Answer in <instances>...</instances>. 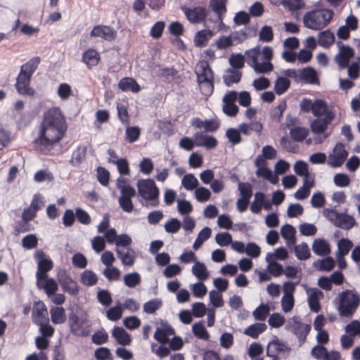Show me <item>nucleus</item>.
Wrapping results in <instances>:
<instances>
[{
  "label": "nucleus",
  "mask_w": 360,
  "mask_h": 360,
  "mask_svg": "<svg viewBox=\"0 0 360 360\" xmlns=\"http://www.w3.org/2000/svg\"><path fill=\"white\" fill-rule=\"evenodd\" d=\"M311 249L314 253L319 256H326L330 252L329 245L325 240L321 238L314 240Z\"/></svg>",
  "instance_id": "obj_24"
},
{
  "label": "nucleus",
  "mask_w": 360,
  "mask_h": 360,
  "mask_svg": "<svg viewBox=\"0 0 360 360\" xmlns=\"http://www.w3.org/2000/svg\"><path fill=\"white\" fill-rule=\"evenodd\" d=\"M270 308L267 304H261L253 311V316L257 321H264L269 315Z\"/></svg>",
  "instance_id": "obj_48"
},
{
  "label": "nucleus",
  "mask_w": 360,
  "mask_h": 360,
  "mask_svg": "<svg viewBox=\"0 0 360 360\" xmlns=\"http://www.w3.org/2000/svg\"><path fill=\"white\" fill-rule=\"evenodd\" d=\"M139 195L146 200L150 201L151 207H157L159 205V190L155 181L151 179H141L137 182Z\"/></svg>",
  "instance_id": "obj_6"
},
{
  "label": "nucleus",
  "mask_w": 360,
  "mask_h": 360,
  "mask_svg": "<svg viewBox=\"0 0 360 360\" xmlns=\"http://www.w3.org/2000/svg\"><path fill=\"white\" fill-rule=\"evenodd\" d=\"M294 250L297 258L300 260H307L311 257L309 248L304 242L295 245Z\"/></svg>",
  "instance_id": "obj_36"
},
{
  "label": "nucleus",
  "mask_w": 360,
  "mask_h": 360,
  "mask_svg": "<svg viewBox=\"0 0 360 360\" xmlns=\"http://www.w3.org/2000/svg\"><path fill=\"white\" fill-rule=\"evenodd\" d=\"M212 36L213 32L210 30L198 31L194 37V44L197 47L205 46Z\"/></svg>",
  "instance_id": "obj_25"
},
{
  "label": "nucleus",
  "mask_w": 360,
  "mask_h": 360,
  "mask_svg": "<svg viewBox=\"0 0 360 360\" xmlns=\"http://www.w3.org/2000/svg\"><path fill=\"white\" fill-rule=\"evenodd\" d=\"M216 243L221 246H227L232 243V236L229 232L219 233L215 236Z\"/></svg>",
  "instance_id": "obj_58"
},
{
  "label": "nucleus",
  "mask_w": 360,
  "mask_h": 360,
  "mask_svg": "<svg viewBox=\"0 0 360 360\" xmlns=\"http://www.w3.org/2000/svg\"><path fill=\"white\" fill-rule=\"evenodd\" d=\"M266 329V325L264 323H256L249 326L245 329L244 334L252 338H257Z\"/></svg>",
  "instance_id": "obj_31"
},
{
  "label": "nucleus",
  "mask_w": 360,
  "mask_h": 360,
  "mask_svg": "<svg viewBox=\"0 0 360 360\" xmlns=\"http://www.w3.org/2000/svg\"><path fill=\"white\" fill-rule=\"evenodd\" d=\"M332 112L328 110L326 103L321 99H316L314 102L312 113L316 117H320L323 115L326 116L327 112Z\"/></svg>",
  "instance_id": "obj_38"
},
{
  "label": "nucleus",
  "mask_w": 360,
  "mask_h": 360,
  "mask_svg": "<svg viewBox=\"0 0 360 360\" xmlns=\"http://www.w3.org/2000/svg\"><path fill=\"white\" fill-rule=\"evenodd\" d=\"M181 184L187 191L196 189L199 183L196 177L193 174H187L181 179Z\"/></svg>",
  "instance_id": "obj_42"
},
{
  "label": "nucleus",
  "mask_w": 360,
  "mask_h": 360,
  "mask_svg": "<svg viewBox=\"0 0 360 360\" xmlns=\"http://www.w3.org/2000/svg\"><path fill=\"white\" fill-rule=\"evenodd\" d=\"M284 347L285 345L278 340L270 342L266 347V355L275 358L281 351L284 350Z\"/></svg>",
  "instance_id": "obj_40"
},
{
  "label": "nucleus",
  "mask_w": 360,
  "mask_h": 360,
  "mask_svg": "<svg viewBox=\"0 0 360 360\" xmlns=\"http://www.w3.org/2000/svg\"><path fill=\"white\" fill-rule=\"evenodd\" d=\"M108 162L117 165L118 172L121 175L129 174V164L126 158L119 160L108 159Z\"/></svg>",
  "instance_id": "obj_49"
},
{
  "label": "nucleus",
  "mask_w": 360,
  "mask_h": 360,
  "mask_svg": "<svg viewBox=\"0 0 360 360\" xmlns=\"http://www.w3.org/2000/svg\"><path fill=\"white\" fill-rule=\"evenodd\" d=\"M360 302L359 295L352 290H346L339 295L338 309L341 316H352Z\"/></svg>",
  "instance_id": "obj_4"
},
{
  "label": "nucleus",
  "mask_w": 360,
  "mask_h": 360,
  "mask_svg": "<svg viewBox=\"0 0 360 360\" xmlns=\"http://www.w3.org/2000/svg\"><path fill=\"white\" fill-rule=\"evenodd\" d=\"M333 112H327L323 118H317L313 120L310 124L311 131L315 134H321L327 129L328 124L334 119Z\"/></svg>",
  "instance_id": "obj_12"
},
{
  "label": "nucleus",
  "mask_w": 360,
  "mask_h": 360,
  "mask_svg": "<svg viewBox=\"0 0 360 360\" xmlns=\"http://www.w3.org/2000/svg\"><path fill=\"white\" fill-rule=\"evenodd\" d=\"M67 127L41 124L39 137L34 141V146L39 150H50L63 137Z\"/></svg>",
  "instance_id": "obj_2"
},
{
  "label": "nucleus",
  "mask_w": 360,
  "mask_h": 360,
  "mask_svg": "<svg viewBox=\"0 0 360 360\" xmlns=\"http://www.w3.org/2000/svg\"><path fill=\"white\" fill-rule=\"evenodd\" d=\"M116 186L121 193L118 200L120 207L126 212H131L134 208L131 198L136 195L135 189L128 184L127 179L121 176L116 180Z\"/></svg>",
  "instance_id": "obj_5"
},
{
  "label": "nucleus",
  "mask_w": 360,
  "mask_h": 360,
  "mask_svg": "<svg viewBox=\"0 0 360 360\" xmlns=\"http://www.w3.org/2000/svg\"><path fill=\"white\" fill-rule=\"evenodd\" d=\"M140 134L141 130L138 127H127L126 129V139L130 143L138 140Z\"/></svg>",
  "instance_id": "obj_60"
},
{
  "label": "nucleus",
  "mask_w": 360,
  "mask_h": 360,
  "mask_svg": "<svg viewBox=\"0 0 360 360\" xmlns=\"http://www.w3.org/2000/svg\"><path fill=\"white\" fill-rule=\"evenodd\" d=\"M41 124L45 125L67 127L64 116L58 108H51L44 115Z\"/></svg>",
  "instance_id": "obj_9"
},
{
  "label": "nucleus",
  "mask_w": 360,
  "mask_h": 360,
  "mask_svg": "<svg viewBox=\"0 0 360 360\" xmlns=\"http://www.w3.org/2000/svg\"><path fill=\"white\" fill-rule=\"evenodd\" d=\"M165 27L164 21H158L151 27L150 35L154 39H159L161 37Z\"/></svg>",
  "instance_id": "obj_63"
},
{
  "label": "nucleus",
  "mask_w": 360,
  "mask_h": 360,
  "mask_svg": "<svg viewBox=\"0 0 360 360\" xmlns=\"http://www.w3.org/2000/svg\"><path fill=\"white\" fill-rule=\"evenodd\" d=\"M313 266L319 271H330L335 266V262L332 257H327L323 259H317L314 261Z\"/></svg>",
  "instance_id": "obj_32"
},
{
  "label": "nucleus",
  "mask_w": 360,
  "mask_h": 360,
  "mask_svg": "<svg viewBox=\"0 0 360 360\" xmlns=\"http://www.w3.org/2000/svg\"><path fill=\"white\" fill-rule=\"evenodd\" d=\"M87 147L85 146H79L76 150H75L72 155L71 159L69 160V163L74 167H77L82 163L85 159Z\"/></svg>",
  "instance_id": "obj_27"
},
{
  "label": "nucleus",
  "mask_w": 360,
  "mask_h": 360,
  "mask_svg": "<svg viewBox=\"0 0 360 360\" xmlns=\"http://www.w3.org/2000/svg\"><path fill=\"white\" fill-rule=\"evenodd\" d=\"M98 281L97 275L91 270H86L81 274V282L86 286H93Z\"/></svg>",
  "instance_id": "obj_44"
},
{
  "label": "nucleus",
  "mask_w": 360,
  "mask_h": 360,
  "mask_svg": "<svg viewBox=\"0 0 360 360\" xmlns=\"http://www.w3.org/2000/svg\"><path fill=\"white\" fill-rule=\"evenodd\" d=\"M38 239L34 234H29L22 240V245L24 248L30 250L37 247Z\"/></svg>",
  "instance_id": "obj_62"
},
{
  "label": "nucleus",
  "mask_w": 360,
  "mask_h": 360,
  "mask_svg": "<svg viewBox=\"0 0 360 360\" xmlns=\"http://www.w3.org/2000/svg\"><path fill=\"white\" fill-rule=\"evenodd\" d=\"M239 130L245 135H250L252 131L259 133L262 130V124L257 121H253L249 124L242 123L239 125Z\"/></svg>",
  "instance_id": "obj_33"
},
{
  "label": "nucleus",
  "mask_w": 360,
  "mask_h": 360,
  "mask_svg": "<svg viewBox=\"0 0 360 360\" xmlns=\"http://www.w3.org/2000/svg\"><path fill=\"white\" fill-rule=\"evenodd\" d=\"M238 191L240 192V198L250 200L252 195V189L250 183L239 182Z\"/></svg>",
  "instance_id": "obj_54"
},
{
  "label": "nucleus",
  "mask_w": 360,
  "mask_h": 360,
  "mask_svg": "<svg viewBox=\"0 0 360 360\" xmlns=\"http://www.w3.org/2000/svg\"><path fill=\"white\" fill-rule=\"evenodd\" d=\"M309 130L303 127H295L290 129V134L291 138L297 142H302L308 136Z\"/></svg>",
  "instance_id": "obj_37"
},
{
  "label": "nucleus",
  "mask_w": 360,
  "mask_h": 360,
  "mask_svg": "<svg viewBox=\"0 0 360 360\" xmlns=\"http://www.w3.org/2000/svg\"><path fill=\"white\" fill-rule=\"evenodd\" d=\"M36 285L39 289H43L48 297H51L52 295L56 292L58 289V283L52 278H49L44 280H37Z\"/></svg>",
  "instance_id": "obj_18"
},
{
  "label": "nucleus",
  "mask_w": 360,
  "mask_h": 360,
  "mask_svg": "<svg viewBox=\"0 0 360 360\" xmlns=\"http://www.w3.org/2000/svg\"><path fill=\"white\" fill-rule=\"evenodd\" d=\"M300 78L309 84H316L318 80L316 71L309 67L301 70Z\"/></svg>",
  "instance_id": "obj_41"
},
{
  "label": "nucleus",
  "mask_w": 360,
  "mask_h": 360,
  "mask_svg": "<svg viewBox=\"0 0 360 360\" xmlns=\"http://www.w3.org/2000/svg\"><path fill=\"white\" fill-rule=\"evenodd\" d=\"M40 58L35 56L22 65L15 84L18 94L22 96H34L35 91L30 87L32 75L40 63Z\"/></svg>",
  "instance_id": "obj_1"
},
{
  "label": "nucleus",
  "mask_w": 360,
  "mask_h": 360,
  "mask_svg": "<svg viewBox=\"0 0 360 360\" xmlns=\"http://www.w3.org/2000/svg\"><path fill=\"white\" fill-rule=\"evenodd\" d=\"M240 133L239 129L229 128L226 130V136L232 144L236 145L241 142Z\"/></svg>",
  "instance_id": "obj_56"
},
{
  "label": "nucleus",
  "mask_w": 360,
  "mask_h": 360,
  "mask_svg": "<svg viewBox=\"0 0 360 360\" xmlns=\"http://www.w3.org/2000/svg\"><path fill=\"white\" fill-rule=\"evenodd\" d=\"M115 252L117 257L121 260L124 266H131L134 265L136 259V253L133 249L131 248H127L125 249L116 248Z\"/></svg>",
  "instance_id": "obj_17"
},
{
  "label": "nucleus",
  "mask_w": 360,
  "mask_h": 360,
  "mask_svg": "<svg viewBox=\"0 0 360 360\" xmlns=\"http://www.w3.org/2000/svg\"><path fill=\"white\" fill-rule=\"evenodd\" d=\"M162 302L160 299H153L143 304V311L147 314H153L162 307Z\"/></svg>",
  "instance_id": "obj_50"
},
{
  "label": "nucleus",
  "mask_w": 360,
  "mask_h": 360,
  "mask_svg": "<svg viewBox=\"0 0 360 360\" xmlns=\"http://www.w3.org/2000/svg\"><path fill=\"white\" fill-rule=\"evenodd\" d=\"M260 49L259 47H255L249 50H247L245 53L246 56V60L248 64L252 67L258 63V57L260 55Z\"/></svg>",
  "instance_id": "obj_47"
},
{
  "label": "nucleus",
  "mask_w": 360,
  "mask_h": 360,
  "mask_svg": "<svg viewBox=\"0 0 360 360\" xmlns=\"http://www.w3.org/2000/svg\"><path fill=\"white\" fill-rule=\"evenodd\" d=\"M91 37H101L105 41H112L116 38V30L106 25H96L90 32Z\"/></svg>",
  "instance_id": "obj_13"
},
{
  "label": "nucleus",
  "mask_w": 360,
  "mask_h": 360,
  "mask_svg": "<svg viewBox=\"0 0 360 360\" xmlns=\"http://www.w3.org/2000/svg\"><path fill=\"white\" fill-rule=\"evenodd\" d=\"M193 333L199 339L207 340L210 335L201 322L195 323L192 326Z\"/></svg>",
  "instance_id": "obj_45"
},
{
  "label": "nucleus",
  "mask_w": 360,
  "mask_h": 360,
  "mask_svg": "<svg viewBox=\"0 0 360 360\" xmlns=\"http://www.w3.org/2000/svg\"><path fill=\"white\" fill-rule=\"evenodd\" d=\"M58 282L61 285L64 292L72 295H76L79 292V287L77 283L68 276L66 272L63 271L58 275Z\"/></svg>",
  "instance_id": "obj_14"
},
{
  "label": "nucleus",
  "mask_w": 360,
  "mask_h": 360,
  "mask_svg": "<svg viewBox=\"0 0 360 360\" xmlns=\"http://www.w3.org/2000/svg\"><path fill=\"white\" fill-rule=\"evenodd\" d=\"M354 224L355 220L354 217L344 213H339L334 223L335 226L345 230L352 229Z\"/></svg>",
  "instance_id": "obj_20"
},
{
  "label": "nucleus",
  "mask_w": 360,
  "mask_h": 360,
  "mask_svg": "<svg viewBox=\"0 0 360 360\" xmlns=\"http://www.w3.org/2000/svg\"><path fill=\"white\" fill-rule=\"evenodd\" d=\"M112 335L118 344L123 346L129 345L131 342L130 335L122 327H115Z\"/></svg>",
  "instance_id": "obj_23"
},
{
  "label": "nucleus",
  "mask_w": 360,
  "mask_h": 360,
  "mask_svg": "<svg viewBox=\"0 0 360 360\" xmlns=\"http://www.w3.org/2000/svg\"><path fill=\"white\" fill-rule=\"evenodd\" d=\"M181 221L176 218H172L169 221L165 224V230L167 233H175L181 228Z\"/></svg>",
  "instance_id": "obj_61"
},
{
  "label": "nucleus",
  "mask_w": 360,
  "mask_h": 360,
  "mask_svg": "<svg viewBox=\"0 0 360 360\" xmlns=\"http://www.w3.org/2000/svg\"><path fill=\"white\" fill-rule=\"evenodd\" d=\"M245 57L241 53L232 54L229 58V63L234 69H241L244 66Z\"/></svg>",
  "instance_id": "obj_57"
},
{
  "label": "nucleus",
  "mask_w": 360,
  "mask_h": 360,
  "mask_svg": "<svg viewBox=\"0 0 360 360\" xmlns=\"http://www.w3.org/2000/svg\"><path fill=\"white\" fill-rule=\"evenodd\" d=\"M259 39L264 42H270L274 39L273 29L271 26H263L259 32Z\"/></svg>",
  "instance_id": "obj_53"
},
{
  "label": "nucleus",
  "mask_w": 360,
  "mask_h": 360,
  "mask_svg": "<svg viewBox=\"0 0 360 360\" xmlns=\"http://www.w3.org/2000/svg\"><path fill=\"white\" fill-rule=\"evenodd\" d=\"M345 330L351 337L360 335V321L357 320L352 321L346 326Z\"/></svg>",
  "instance_id": "obj_64"
},
{
  "label": "nucleus",
  "mask_w": 360,
  "mask_h": 360,
  "mask_svg": "<svg viewBox=\"0 0 360 360\" xmlns=\"http://www.w3.org/2000/svg\"><path fill=\"white\" fill-rule=\"evenodd\" d=\"M99 60L100 56L98 53L93 49H88L83 53L82 56L83 62L89 68L96 65Z\"/></svg>",
  "instance_id": "obj_28"
},
{
  "label": "nucleus",
  "mask_w": 360,
  "mask_h": 360,
  "mask_svg": "<svg viewBox=\"0 0 360 360\" xmlns=\"http://www.w3.org/2000/svg\"><path fill=\"white\" fill-rule=\"evenodd\" d=\"M263 347L261 344L257 342L252 343L248 351V354L252 360H264L263 358L259 357L263 353Z\"/></svg>",
  "instance_id": "obj_46"
},
{
  "label": "nucleus",
  "mask_w": 360,
  "mask_h": 360,
  "mask_svg": "<svg viewBox=\"0 0 360 360\" xmlns=\"http://www.w3.org/2000/svg\"><path fill=\"white\" fill-rule=\"evenodd\" d=\"M348 155L342 143H338L334 149L333 154L328 156V164L333 167H338L342 165Z\"/></svg>",
  "instance_id": "obj_11"
},
{
  "label": "nucleus",
  "mask_w": 360,
  "mask_h": 360,
  "mask_svg": "<svg viewBox=\"0 0 360 360\" xmlns=\"http://www.w3.org/2000/svg\"><path fill=\"white\" fill-rule=\"evenodd\" d=\"M197 80L205 81L213 80V72L206 61H202L198 65V70H196Z\"/></svg>",
  "instance_id": "obj_19"
},
{
  "label": "nucleus",
  "mask_w": 360,
  "mask_h": 360,
  "mask_svg": "<svg viewBox=\"0 0 360 360\" xmlns=\"http://www.w3.org/2000/svg\"><path fill=\"white\" fill-rule=\"evenodd\" d=\"M353 246L352 242L347 238H341L338 243V251L336 255H347Z\"/></svg>",
  "instance_id": "obj_43"
},
{
  "label": "nucleus",
  "mask_w": 360,
  "mask_h": 360,
  "mask_svg": "<svg viewBox=\"0 0 360 360\" xmlns=\"http://www.w3.org/2000/svg\"><path fill=\"white\" fill-rule=\"evenodd\" d=\"M53 267V262L50 259L40 260L38 262L37 271L36 273L37 280H44L47 278L46 273L51 271Z\"/></svg>",
  "instance_id": "obj_22"
},
{
  "label": "nucleus",
  "mask_w": 360,
  "mask_h": 360,
  "mask_svg": "<svg viewBox=\"0 0 360 360\" xmlns=\"http://www.w3.org/2000/svg\"><path fill=\"white\" fill-rule=\"evenodd\" d=\"M334 15L331 9H314L307 12L303 17V23L309 29L318 30L324 28Z\"/></svg>",
  "instance_id": "obj_3"
},
{
  "label": "nucleus",
  "mask_w": 360,
  "mask_h": 360,
  "mask_svg": "<svg viewBox=\"0 0 360 360\" xmlns=\"http://www.w3.org/2000/svg\"><path fill=\"white\" fill-rule=\"evenodd\" d=\"M281 4L289 11H297L304 6L303 0H283Z\"/></svg>",
  "instance_id": "obj_52"
},
{
  "label": "nucleus",
  "mask_w": 360,
  "mask_h": 360,
  "mask_svg": "<svg viewBox=\"0 0 360 360\" xmlns=\"http://www.w3.org/2000/svg\"><path fill=\"white\" fill-rule=\"evenodd\" d=\"M335 41V36L330 30L321 32L318 36V43L324 48H329Z\"/></svg>",
  "instance_id": "obj_34"
},
{
  "label": "nucleus",
  "mask_w": 360,
  "mask_h": 360,
  "mask_svg": "<svg viewBox=\"0 0 360 360\" xmlns=\"http://www.w3.org/2000/svg\"><path fill=\"white\" fill-rule=\"evenodd\" d=\"M338 44L339 52L334 59L340 69H345L349 66L350 59L354 56V51L347 45L340 44V43Z\"/></svg>",
  "instance_id": "obj_10"
},
{
  "label": "nucleus",
  "mask_w": 360,
  "mask_h": 360,
  "mask_svg": "<svg viewBox=\"0 0 360 360\" xmlns=\"http://www.w3.org/2000/svg\"><path fill=\"white\" fill-rule=\"evenodd\" d=\"M227 0H210V7L217 15L219 21L222 22L223 15L226 13Z\"/></svg>",
  "instance_id": "obj_21"
},
{
  "label": "nucleus",
  "mask_w": 360,
  "mask_h": 360,
  "mask_svg": "<svg viewBox=\"0 0 360 360\" xmlns=\"http://www.w3.org/2000/svg\"><path fill=\"white\" fill-rule=\"evenodd\" d=\"M285 328L286 330L292 333L297 336L300 345L305 342L307 336L311 330V326L301 323L298 316L288 319Z\"/></svg>",
  "instance_id": "obj_7"
},
{
  "label": "nucleus",
  "mask_w": 360,
  "mask_h": 360,
  "mask_svg": "<svg viewBox=\"0 0 360 360\" xmlns=\"http://www.w3.org/2000/svg\"><path fill=\"white\" fill-rule=\"evenodd\" d=\"M226 72L228 74L223 77L226 86H230L233 84L240 82L242 77V73L240 71L229 68Z\"/></svg>",
  "instance_id": "obj_35"
},
{
  "label": "nucleus",
  "mask_w": 360,
  "mask_h": 360,
  "mask_svg": "<svg viewBox=\"0 0 360 360\" xmlns=\"http://www.w3.org/2000/svg\"><path fill=\"white\" fill-rule=\"evenodd\" d=\"M119 88L122 91H131L133 93H138L141 88L138 83L132 78H122L119 82Z\"/></svg>",
  "instance_id": "obj_26"
},
{
  "label": "nucleus",
  "mask_w": 360,
  "mask_h": 360,
  "mask_svg": "<svg viewBox=\"0 0 360 360\" xmlns=\"http://www.w3.org/2000/svg\"><path fill=\"white\" fill-rule=\"evenodd\" d=\"M290 85V80L283 77H278L274 84V90L278 95H281L286 92Z\"/></svg>",
  "instance_id": "obj_39"
},
{
  "label": "nucleus",
  "mask_w": 360,
  "mask_h": 360,
  "mask_svg": "<svg viewBox=\"0 0 360 360\" xmlns=\"http://www.w3.org/2000/svg\"><path fill=\"white\" fill-rule=\"evenodd\" d=\"M193 274L200 281H205L209 276V272L207 270L204 263L197 261L192 267Z\"/></svg>",
  "instance_id": "obj_30"
},
{
  "label": "nucleus",
  "mask_w": 360,
  "mask_h": 360,
  "mask_svg": "<svg viewBox=\"0 0 360 360\" xmlns=\"http://www.w3.org/2000/svg\"><path fill=\"white\" fill-rule=\"evenodd\" d=\"M151 351L160 359L167 356L170 353V349L169 347L164 345L158 346L156 343L151 344Z\"/></svg>",
  "instance_id": "obj_59"
},
{
  "label": "nucleus",
  "mask_w": 360,
  "mask_h": 360,
  "mask_svg": "<svg viewBox=\"0 0 360 360\" xmlns=\"http://www.w3.org/2000/svg\"><path fill=\"white\" fill-rule=\"evenodd\" d=\"M124 283L129 288H134L141 283V276L137 272L127 274L124 276Z\"/></svg>",
  "instance_id": "obj_51"
},
{
  "label": "nucleus",
  "mask_w": 360,
  "mask_h": 360,
  "mask_svg": "<svg viewBox=\"0 0 360 360\" xmlns=\"http://www.w3.org/2000/svg\"><path fill=\"white\" fill-rule=\"evenodd\" d=\"M68 322L72 334L80 337H85L89 335V326L85 320L79 319L75 314H72L70 316Z\"/></svg>",
  "instance_id": "obj_8"
},
{
  "label": "nucleus",
  "mask_w": 360,
  "mask_h": 360,
  "mask_svg": "<svg viewBox=\"0 0 360 360\" xmlns=\"http://www.w3.org/2000/svg\"><path fill=\"white\" fill-rule=\"evenodd\" d=\"M195 196L198 202H204L210 198L211 193L205 187H197L195 191Z\"/></svg>",
  "instance_id": "obj_55"
},
{
  "label": "nucleus",
  "mask_w": 360,
  "mask_h": 360,
  "mask_svg": "<svg viewBox=\"0 0 360 360\" xmlns=\"http://www.w3.org/2000/svg\"><path fill=\"white\" fill-rule=\"evenodd\" d=\"M48 311L42 301L35 302L33 309L32 318V321L37 325H42L47 321Z\"/></svg>",
  "instance_id": "obj_16"
},
{
  "label": "nucleus",
  "mask_w": 360,
  "mask_h": 360,
  "mask_svg": "<svg viewBox=\"0 0 360 360\" xmlns=\"http://www.w3.org/2000/svg\"><path fill=\"white\" fill-rule=\"evenodd\" d=\"M183 11L188 20L192 23L202 22L205 20L207 15V10L200 6L193 8H183Z\"/></svg>",
  "instance_id": "obj_15"
},
{
  "label": "nucleus",
  "mask_w": 360,
  "mask_h": 360,
  "mask_svg": "<svg viewBox=\"0 0 360 360\" xmlns=\"http://www.w3.org/2000/svg\"><path fill=\"white\" fill-rule=\"evenodd\" d=\"M50 314L51 321L55 324H61L66 320L65 311L63 307H52L50 309Z\"/></svg>",
  "instance_id": "obj_29"
}]
</instances>
